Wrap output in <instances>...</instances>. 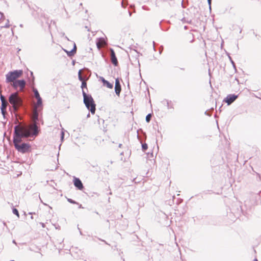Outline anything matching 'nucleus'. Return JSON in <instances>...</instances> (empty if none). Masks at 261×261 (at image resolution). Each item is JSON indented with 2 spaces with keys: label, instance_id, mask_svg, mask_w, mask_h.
I'll use <instances>...</instances> for the list:
<instances>
[{
  "label": "nucleus",
  "instance_id": "obj_13",
  "mask_svg": "<svg viewBox=\"0 0 261 261\" xmlns=\"http://www.w3.org/2000/svg\"><path fill=\"white\" fill-rule=\"evenodd\" d=\"M8 103L7 101L2 102V106H1V109L2 113L3 114V115L4 116L5 114L6 108L8 106Z\"/></svg>",
  "mask_w": 261,
  "mask_h": 261
},
{
  "label": "nucleus",
  "instance_id": "obj_20",
  "mask_svg": "<svg viewBox=\"0 0 261 261\" xmlns=\"http://www.w3.org/2000/svg\"><path fill=\"white\" fill-rule=\"evenodd\" d=\"M147 144L146 143L143 144L142 145V148L143 151H145L147 149Z\"/></svg>",
  "mask_w": 261,
  "mask_h": 261
},
{
  "label": "nucleus",
  "instance_id": "obj_19",
  "mask_svg": "<svg viewBox=\"0 0 261 261\" xmlns=\"http://www.w3.org/2000/svg\"><path fill=\"white\" fill-rule=\"evenodd\" d=\"M151 115L150 114H148L146 117V121L149 122L150 121Z\"/></svg>",
  "mask_w": 261,
  "mask_h": 261
},
{
  "label": "nucleus",
  "instance_id": "obj_5",
  "mask_svg": "<svg viewBox=\"0 0 261 261\" xmlns=\"http://www.w3.org/2000/svg\"><path fill=\"white\" fill-rule=\"evenodd\" d=\"M22 74V70H15L13 71L9 72L6 75V82L7 83H13L20 77Z\"/></svg>",
  "mask_w": 261,
  "mask_h": 261
},
{
  "label": "nucleus",
  "instance_id": "obj_30",
  "mask_svg": "<svg viewBox=\"0 0 261 261\" xmlns=\"http://www.w3.org/2000/svg\"><path fill=\"white\" fill-rule=\"evenodd\" d=\"M128 13H129V16H130L132 15V13L129 11L128 12Z\"/></svg>",
  "mask_w": 261,
  "mask_h": 261
},
{
  "label": "nucleus",
  "instance_id": "obj_32",
  "mask_svg": "<svg viewBox=\"0 0 261 261\" xmlns=\"http://www.w3.org/2000/svg\"><path fill=\"white\" fill-rule=\"evenodd\" d=\"M5 21H4V22L2 23V24H3V25H5Z\"/></svg>",
  "mask_w": 261,
  "mask_h": 261
},
{
  "label": "nucleus",
  "instance_id": "obj_27",
  "mask_svg": "<svg viewBox=\"0 0 261 261\" xmlns=\"http://www.w3.org/2000/svg\"><path fill=\"white\" fill-rule=\"evenodd\" d=\"M124 0H123L122 3H121V5H122V7H124Z\"/></svg>",
  "mask_w": 261,
  "mask_h": 261
},
{
  "label": "nucleus",
  "instance_id": "obj_28",
  "mask_svg": "<svg viewBox=\"0 0 261 261\" xmlns=\"http://www.w3.org/2000/svg\"><path fill=\"white\" fill-rule=\"evenodd\" d=\"M41 225H42V226L43 227H45V225H44V223H41Z\"/></svg>",
  "mask_w": 261,
  "mask_h": 261
},
{
  "label": "nucleus",
  "instance_id": "obj_25",
  "mask_svg": "<svg viewBox=\"0 0 261 261\" xmlns=\"http://www.w3.org/2000/svg\"><path fill=\"white\" fill-rule=\"evenodd\" d=\"M62 36L64 37L65 38V39H66L67 40L69 41V38L67 36H65L64 33H62Z\"/></svg>",
  "mask_w": 261,
  "mask_h": 261
},
{
  "label": "nucleus",
  "instance_id": "obj_34",
  "mask_svg": "<svg viewBox=\"0 0 261 261\" xmlns=\"http://www.w3.org/2000/svg\"><path fill=\"white\" fill-rule=\"evenodd\" d=\"M80 208H81L82 207V205H80V206H79Z\"/></svg>",
  "mask_w": 261,
  "mask_h": 261
},
{
  "label": "nucleus",
  "instance_id": "obj_8",
  "mask_svg": "<svg viewBox=\"0 0 261 261\" xmlns=\"http://www.w3.org/2000/svg\"><path fill=\"white\" fill-rule=\"evenodd\" d=\"M238 98V95L235 94H229L224 100V101L226 102L228 105L232 103L237 98Z\"/></svg>",
  "mask_w": 261,
  "mask_h": 261
},
{
  "label": "nucleus",
  "instance_id": "obj_33",
  "mask_svg": "<svg viewBox=\"0 0 261 261\" xmlns=\"http://www.w3.org/2000/svg\"><path fill=\"white\" fill-rule=\"evenodd\" d=\"M90 117V114L89 113L87 115V117Z\"/></svg>",
  "mask_w": 261,
  "mask_h": 261
},
{
  "label": "nucleus",
  "instance_id": "obj_18",
  "mask_svg": "<svg viewBox=\"0 0 261 261\" xmlns=\"http://www.w3.org/2000/svg\"><path fill=\"white\" fill-rule=\"evenodd\" d=\"M82 86L81 88H82V91L84 90V88H87V84L85 82V81L82 82Z\"/></svg>",
  "mask_w": 261,
  "mask_h": 261
},
{
  "label": "nucleus",
  "instance_id": "obj_35",
  "mask_svg": "<svg viewBox=\"0 0 261 261\" xmlns=\"http://www.w3.org/2000/svg\"><path fill=\"white\" fill-rule=\"evenodd\" d=\"M254 261H257V260L256 259H255Z\"/></svg>",
  "mask_w": 261,
  "mask_h": 261
},
{
  "label": "nucleus",
  "instance_id": "obj_7",
  "mask_svg": "<svg viewBox=\"0 0 261 261\" xmlns=\"http://www.w3.org/2000/svg\"><path fill=\"white\" fill-rule=\"evenodd\" d=\"M9 19H6L4 14L0 12V29L9 28Z\"/></svg>",
  "mask_w": 261,
  "mask_h": 261
},
{
  "label": "nucleus",
  "instance_id": "obj_24",
  "mask_svg": "<svg viewBox=\"0 0 261 261\" xmlns=\"http://www.w3.org/2000/svg\"><path fill=\"white\" fill-rule=\"evenodd\" d=\"M100 80L101 82L103 83V85L105 83V82L107 81L103 77H100Z\"/></svg>",
  "mask_w": 261,
  "mask_h": 261
},
{
  "label": "nucleus",
  "instance_id": "obj_4",
  "mask_svg": "<svg viewBox=\"0 0 261 261\" xmlns=\"http://www.w3.org/2000/svg\"><path fill=\"white\" fill-rule=\"evenodd\" d=\"M82 93L84 97V103L86 107L90 111L92 114H94L95 112L96 105L92 97L89 94H87L84 90L82 91Z\"/></svg>",
  "mask_w": 261,
  "mask_h": 261
},
{
  "label": "nucleus",
  "instance_id": "obj_15",
  "mask_svg": "<svg viewBox=\"0 0 261 261\" xmlns=\"http://www.w3.org/2000/svg\"><path fill=\"white\" fill-rule=\"evenodd\" d=\"M104 86H106L108 88L112 89L113 87V85L112 83H110L108 81H107L105 83L103 84Z\"/></svg>",
  "mask_w": 261,
  "mask_h": 261
},
{
  "label": "nucleus",
  "instance_id": "obj_3",
  "mask_svg": "<svg viewBox=\"0 0 261 261\" xmlns=\"http://www.w3.org/2000/svg\"><path fill=\"white\" fill-rule=\"evenodd\" d=\"M9 102L12 105L14 112L18 111L23 104V100L19 96L18 92H14L10 95Z\"/></svg>",
  "mask_w": 261,
  "mask_h": 261
},
{
  "label": "nucleus",
  "instance_id": "obj_11",
  "mask_svg": "<svg viewBox=\"0 0 261 261\" xmlns=\"http://www.w3.org/2000/svg\"><path fill=\"white\" fill-rule=\"evenodd\" d=\"M121 86L118 79L115 80V91L117 95H119L121 92Z\"/></svg>",
  "mask_w": 261,
  "mask_h": 261
},
{
  "label": "nucleus",
  "instance_id": "obj_14",
  "mask_svg": "<svg viewBox=\"0 0 261 261\" xmlns=\"http://www.w3.org/2000/svg\"><path fill=\"white\" fill-rule=\"evenodd\" d=\"M76 49V45H75V43H74L73 48L70 51H69V52H67V51H66L67 52V53L69 56H71L75 53Z\"/></svg>",
  "mask_w": 261,
  "mask_h": 261
},
{
  "label": "nucleus",
  "instance_id": "obj_10",
  "mask_svg": "<svg viewBox=\"0 0 261 261\" xmlns=\"http://www.w3.org/2000/svg\"><path fill=\"white\" fill-rule=\"evenodd\" d=\"M74 185L79 190H82L83 188V185L79 178H74L73 180Z\"/></svg>",
  "mask_w": 261,
  "mask_h": 261
},
{
  "label": "nucleus",
  "instance_id": "obj_2",
  "mask_svg": "<svg viewBox=\"0 0 261 261\" xmlns=\"http://www.w3.org/2000/svg\"><path fill=\"white\" fill-rule=\"evenodd\" d=\"M33 91L34 93V96L37 99V102L34 106L32 119L34 122L33 124H36L37 121L38 120V112L40 109L42 107V100L38 90L36 88H33Z\"/></svg>",
  "mask_w": 261,
  "mask_h": 261
},
{
  "label": "nucleus",
  "instance_id": "obj_12",
  "mask_svg": "<svg viewBox=\"0 0 261 261\" xmlns=\"http://www.w3.org/2000/svg\"><path fill=\"white\" fill-rule=\"evenodd\" d=\"M106 44V41L103 38H99L97 39L96 46L98 49H100Z\"/></svg>",
  "mask_w": 261,
  "mask_h": 261
},
{
  "label": "nucleus",
  "instance_id": "obj_1",
  "mask_svg": "<svg viewBox=\"0 0 261 261\" xmlns=\"http://www.w3.org/2000/svg\"><path fill=\"white\" fill-rule=\"evenodd\" d=\"M38 126L33 124L29 126L16 125L14 127L13 143L15 148L20 152L24 153L30 151L31 146L28 143H20L22 138H27L31 136L38 135Z\"/></svg>",
  "mask_w": 261,
  "mask_h": 261
},
{
  "label": "nucleus",
  "instance_id": "obj_22",
  "mask_svg": "<svg viewBox=\"0 0 261 261\" xmlns=\"http://www.w3.org/2000/svg\"><path fill=\"white\" fill-rule=\"evenodd\" d=\"M64 129L63 128L62 129V131L61 132V141H63V139H64Z\"/></svg>",
  "mask_w": 261,
  "mask_h": 261
},
{
  "label": "nucleus",
  "instance_id": "obj_31",
  "mask_svg": "<svg viewBox=\"0 0 261 261\" xmlns=\"http://www.w3.org/2000/svg\"><path fill=\"white\" fill-rule=\"evenodd\" d=\"M121 146H122V144H119V147H120H120H121Z\"/></svg>",
  "mask_w": 261,
  "mask_h": 261
},
{
  "label": "nucleus",
  "instance_id": "obj_21",
  "mask_svg": "<svg viewBox=\"0 0 261 261\" xmlns=\"http://www.w3.org/2000/svg\"><path fill=\"white\" fill-rule=\"evenodd\" d=\"M0 99H1V100L2 102L7 101L6 100L5 97L3 95H1Z\"/></svg>",
  "mask_w": 261,
  "mask_h": 261
},
{
  "label": "nucleus",
  "instance_id": "obj_17",
  "mask_svg": "<svg viewBox=\"0 0 261 261\" xmlns=\"http://www.w3.org/2000/svg\"><path fill=\"white\" fill-rule=\"evenodd\" d=\"M13 213L14 214L16 215L18 218L19 217V215L18 210L16 208L13 209Z\"/></svg>",
  "mask_w": 261,
  "mask_h": 261
},
{
  "label": "nucleus",
  "instance_id": "obj_16",
  "mask_svg": "<svg viewBox=\"0 0 261 261\" xmlns=\"http://www.w3.org/2000/svg\"><path fill=\"white\" fill-rule=\"evenodd\" d=\"M78 75H79V79L80 81H81L82 82L85 81L82 76V70H79V73H78Z\"/></svg>",
  "mask_w": 261,
  "mask_h": 261
},
{
  "label": "nucleus",
  "instance_id": "obj_23",
  "mask_svg": "<svg viewBox=\"0 0 261 261\" xmlns=\"http://www.w3.org/2000/svg\"><path fill=\"white\" fill-rule=\"evenodd\" d=\"M68 201H69L71 203L75 204L76 203V202L74 200H72L71 199H68Z\"/></svg>",
  "mask_w": 261,
  "mask_h": 261
},
{
  "label": "nucleus",
  "instance_id": "obj_9",
  "mask_svg": "<svg viewBox=\"0 0 261 261\" xmlns=\"http://www.w3.org/2000/svg\"><path fill=\"white\" fill-rule=\"evenodd\" d=\"M110 51L111 62L115 66H117L118 65V61L115 52L113 49H111Z\"/></svg>",
  "mask_w": 261,
  "mask_h": 261
},
{
  "label": "nucleus",
  "instance_id": "obj_6",
  "mask_svg": "<svg viewBox=\"0 0 261 261\" xmlns=\"http://www.w3.org/2000/svg\"><path fill=\"white\" fill-rule=\"evenodd\" d=\"M25 81L23 80H17L14 81L11 85L15 89L17 90L18 88H19V91L21 92L23 91L24 88L25 86Z\"/></svg>",
  "mask_w": 261,
  "mask_h": 261
},
{
  "label": "nucleus",
  "instance_id": "obj_29",
  "mask_svg": "<svg viewBox=\"0 0 261 261\" xmlns=\"http://www.w3.org/2000/svg\"><path fill=\"white\" fill-rule=\"evenodd\" d=\"M13 243L14 244H16V242H15V240H13Z\"/></svg>",
  "mask_w": 261,
  "mask_h": 261
},
{
  "label": "nucleus",
  "instance_id": "obj_26",
  "mask_svg": "<svg viewBox=\"0 0 261 261\" xmlns=\"http://www.w3.org/2000/svg\"><path fill=\"white\" fill-rule=\"evenodd\" d=\"M207 2H208V3L209 4V6H210V9L211 8V0H207Z\"/></svg>",
  "mask_w": 261,
  "mask_h": 261
}]
</instances>
